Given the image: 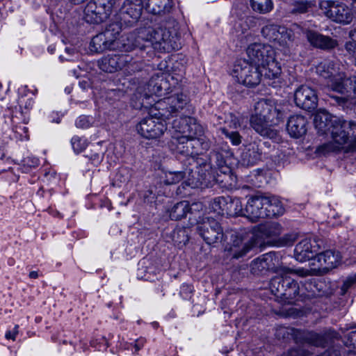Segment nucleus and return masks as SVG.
Returning a JSON list of instances; mask_svg holds the SVG:
<instances>
[{"label": "nucleus", "instance_id": "nucleus-1", "mask_svg": "<svg viewBox=\"0 0 356 356\" xmlns=\"http://www.w3.org/2000/svg\"><path fill=\"white\" fill-rule=\"evenodd\" d=\"M348 120L332 115L326 111L318 112L314 119V124L319 135L330 132L332 141L323 145L318 151L323 153L338 151L343 147L348 141V133L345 130V124Z\"/></svg>", "mask_w": 356, "mask_h": 356}, {"label": "nucleus", "instance_id": "nucleus-2", "mask_svg": "<svg viewBox=\"0 0 356 356\" xmlns=\"http://www.w3.org/2000/svg\"><path fill=\"white\" fill-rule=\"evenodd\" d=\"M276 273L270 282L272 293L284 303L293 304L296 301L302 300V295H299L298 284L292 276L306 277L309 275V270L281 266L277 269Z\"/></svg>", "mask_w": 356, "mask_h": 356}, {"label": "nucleus", "instance_id": "nucleus-3", "mask_svg": "<svg viewBox=\"0 0 356 356\" xmlns=\"http://www.w3.org/2000/svg\"><path fill=\"white\" fill-rule=\"evenodd\" d=\"M139 33H147V35H150V38L145 40V43L150 46L148 49H151L152 44H155L159 45V49L168 51L179 49L181 44L180 34L175 30L170 31L161 27L156 29L148 28Z\"/></svg>", "mask_w": 356, "mask_h": 356}, {"label": "nucleus", "instance_id": "nucleus-4", "mask_svg": "<svg viewBox=\"0 0 356 356\" xmlns=\"http://www.w3.org/2000/svg\"><path fill=\"white\" fill-rule=\"evenodd\" d=\"M156 108L161 117L167 120L182 113H190L188 98L183 93L172 95L159 102Z\"/></svg>", "mask_w": 356, "mask_h": 356}, {"label": "nucleus", "instance_id": "nucleus-5", "mask_svg": "<svg viewBox=\"0 0 356 356\" xmlns=\"http://www.w3.org/2000/svg\"><path fill=\"white\" fill-rule=\"evenodd\" d=\"M232 75L236 77L238 83L252 88L261 82L263 71L260 67L251 65L247 60H240L234 65Z\"/></svg>", "mask_w": 356, "mask_h": 356}, {"label": "nucleus", "instance_id": "nucleus-6", "mask_svg": "<svg viewBox=\"0 0 356 356\" xmlns=\"http://www.w3.org/2000/svg\"><path fill=\"white\" fill-rule=\"evenodd\" d=\"M288 107L286 104H278L272 99H261L257 102L259 115L266 118L272 127L284 122L289 114Z\"/></svg>", "mask_w": 356, "mask_h": 356}, {"label": "nucleus", "instance_id": "nucleus-7", "mask_svg": "<svg viewBox=\"0 0 356 356\" xmlns=\"http://www.w3.org/2000/svg\"><path fill=\"white\" fill-rule=\"evenodd\" d=\"M196 230L209 245L221 242L225 236L220 223L211 217L199 216Z\"/></svg>", "mask_w": 356, "mask_h": 356}, {"label": "nucleus", "instance_id": "nucleus-8", "mask_svg": "<svg viewBox=\"0 0 356 356\" xmlns=\"http://www.w3.org/2000/svg\"><path fill=\"white\" fill-rule=\"evenodd\" d=\"M114 0H90L86 6L83 13L86 22L99 24L110 16Z\"/></svg>", "mask_w": 356, "mask_h": 356}, {"label": "nucleus", "instance_id": "nucleus-9", "mask_svg": "<svg viewBox=\"0 0 356 356\" xmlns=\"http://www.w3.org/2000/svg\"><path fill=\"white\" fill-rule=\"evenodd\" d=\"M119 23H111L105 31L94 36L90 42V49L92 51L102 53L106 50H115V38L121 32Z\"/></svg>", "mask_w": 356, "mask_h": 356}, {"label": "nucleus", "instance_id": "nucleus-10", "mask_svg": "<svg viewBox=\"0 0 356 356\" xmlns=\"http://www.w3.org/2000/svg\"><path fill=\"white\" fill-rule=\"evenodd\" d=\"M188 113L179 115L178 117L168 124L172 125V128L176 132L175 135L186 136L188 137L194 136H202L204 133L203 127L197 122V120L188 115Z\"/></svg>", "mask_w": 356, "mask_h": 356}, {"label": "nucleus", "instance_id": "nucleus-11", "mask_svg": "<svg viewBox=\"0 0 356 356\" xmlns=\"http://www.w3.org/2000/svg\"><path fill=\"white\" fill-rule=\"evenodd\" d=\"M332 89L341 95V96L331 97L334 103L343 108L348 107L350 100L356 98V76L334 82Z\"/></svg>", "mask_w": 356, "mask_h": 356}, {"label": "nucleus", "instance_id": "nucleus-12", "mask_svg": "<svg viewBox=\"0 0 356 356\" xmlns=\"http://www.w3.org/2000/svg\"><path fill=\"white\" fill-rule=\"evenodd\" d=\"M143 0H126L119 13V23L121 29L123 26H132L140 18L144 6Z\"/></svg>", "mask_w": 356, "mask_h": 356}, {"label": "nucleus", "instance_id": "nucleus-13", "mask_svg": "<svg viewBox=\"0 0 356 356\" xmlns=\"http://www.w3.org/2000/svg\"><path fill=\"white\" fill-rule=\"evenodd\" d=\"M273 49L269 44L254 42L249 44L246 49L247 60L251 65L257 67H264L270 62L273 56Z\"/></svg>", "mask_w": 356, "mask_h": 356}, {"label": "nucleus", "instance_id": "nucleus-14", "mask_svg": "<svg viewBox=\"0 0 356 356\" xmlns=\"http://www.w3.org/2000/svg\"><path fill=\"white\" fill-rule=\"evenodd\" d=\"M214 163H199V167H197V170L193 172V171L188 172V175L191 174L192 178H189V185L193 188H205L211 187L213 185V180L215 179V170L212 167Z\"/></svg>", "mask_w": 356, "mask_h": 356}, {"label": "nucleus", "instance_id": "nucleus-15", "mask_svg": "<svg viewBox=\"0 0 356 356\" xmlns=\"http://www.w3.org/2000/svg\"><path fill=\"white\" fill-rule=\"evenodd\" d=\"M167 129V123L152 116L143 119L137 125L138 132L144 138H158Z\"/></svg>", "mask_w": 356, "mask_h": 356}, {"label": "nucleus", "instance_id": "nucleus-16", "mask_svg": "<svg viewBox=\"0 0 356 356\" xmlns=\"http://www.w3.org/2000/svg\"><path fill=\"white\" fill-rule=\"evenodd\" d=\"M140 29L138 33H139ZM115 49H119L122 51L129 52L136 49H138L141 51H145L150 47L149 44L145 43L143 35H138L136 36L134 32L123 34L120 38H115Z\"/></svg>", "mask_w": 356, "mask_h": 356}, {"label": "nucleus", "instance_id": "nucleus-17", "mask_svg": "<svg viewBox=\"0 0 356 356\" xmlns=\"http://www.w3.org/2000/svg\"><path fill=\"white\" fill-rule=\"evenodd\" d=\"M261 33L268 40L277 42L282 47L288 46L289 42L293 40L292 31L277 24H268L262 28Z\"/></svg>", "mask_w": 356, "mask_h": 356}, {"label": "nucleus", "instance_id": "nucleus-18", "mask_svg": "<svg viewBox=\"0 0 356 356\" xmlns=\"http://www.w3.org/2000/svg\"><path fill=\"white\" fill-rule=\"evenodd\" d=\"M132 60V56L128 54H111L99 60L98 65L102 71L113 73L124 68L131 63Z\"/></svg>", "mask_w": 356, "mask_h": 356}, {"label": "nucleus", "instance_id": "nucleus-19", "mask_svg": "<svg viewBox=\"0 0 356 356\" xmlns=\"http://www.w3.org/2000/svg\"><path fill=\"white\" fill-rule=\"evenodd\" d=\"M294 100L298 107L309 111L314 110L318 104L316 91L306 85H302L296 89Z\"/></svg>", "mask_w": 356, "mask_h": 356}, {"label": "nucleus", "instance_id": "nucleus-20", "mask_svg": "<svg viewBox=\"0 0 356 356\" xmlns=\"http://www.w3.org/2000/svg\"><path fill=\"white\" fill-rule=\"evenodd\" d=\"M252 129L259 134L270 139H277L278 131L267 122V119L259 115L257 111V102L254 105V113L252 115L250 120Z\"/></svg>", "mask_w": 356, "mask_h": 356}, {"label": "nucleus", "instance_id": "nucleus-21", "mask_svg": "<svg viewBox=\"0 0 356 356\" xmlns=\"http://www.w3.org/2000/svg\"><path fill=\"white\" fill-rule=\"evenodd\" d=\"M307 41L309 44L317 49L324 51H331L338 46V41L328 35H324L322 33L312 29L303 30Z\"/></svg>", "mask_w": 356, "mask_h": 356}, {"label": "nucleus", "instance_id": "nucleus-22", "mask_svg": "<svg viewBox=\"0 0 356 356\" xmlns=\"http://www.w3.org/2000/svg\"><path fill=\"white\" fill-rule=\"evenodd\" d=\"M320 247L318 241L316 238H305L296 245L294 250L295 257L300 262L315 259V254H316Z\"/></svg>", "mask_w": 356, "mask_h": 356}, {"label": "nucleus", "instance_id": "nucleus-23", "mask_svg": "<svg viewBox=\"0 0 356 356\" xmlns=\"http://www.w3.org/2000/svg\"><path fill=\"white\" fill-rule=\"evenodd\" d=\"M264 195H255L251 197L247 202L244 209V216L252 222L259 218H266V209H264Z\"/></svg>", "mask_w": 356, "mask_h": 356}, {"label": "nucleus", "instance_id": "nucleus-24", "mask_svg": "<svg viewBox=\"0 0 356 356\" xmlns=\"http://www.w3.org/2000/svg\"><path fill=\"white\" fill-rule=\"evenodd\" d=\"M172 144L175 146V151L177 154L184 156L195 157L197 156L195 145L197 142L194 140V136L174 135L172 137Z\"/></svg>", "mask_w": 356, "mask_h": 356}, {"label": "nucleus", "instance_id": "nucleus-25", "mask_svg": "<svg viewBox=\"0 0 356 356\" xmlns=\"http://www.w3.org/2000/svg\"><path fill=\"white\" fill-rule=\"evenodd\" d=\"M266 143L254 141L246 145L241 154L243 164L247 166L254 165L261 161L263 153L261 145H266Z\"/></svg>", "mask_w": 356, "mask_h": 356}, {"label": "nucleus", "instance_id": "nucleus-26", "mask_svg": "<svg viewBox=\"0 0 356 356\" xmlns=\"http://www.w3.org/2000/svg\"><path fill=\"white\" fill-rule=\"evenodd\" d=\"M232 156V152L229 146L227 143L222 141L213 146L210 153V161L214 163L218 168H223L227 159Z\"/></svg>", "mask_w": 356, "mask_h": 356}, {"label": "nucleus", "instance_id": "nucleus-27", "mask_svg": "<svg viewBox=\"0 0 356 356\" xmlns=\"http://www.w3.org/2000/svg\"><path fill=\"white\" fill-rule=\"evenodd\" d=\"M263 71L264 79L266 83L273 88L281 86L282 79L281 78V68L274 61L273 58L270 62L266 63L264 67H261Z\"/></svg>", "mask_w": 356, "mask_h": 356}, {"label": "nucleus", "instance_id": "nucleus-28", "mask_svg": "<svg viewBox=\"0 0 356 356\" xmlns=\"http://www.w3.org/2000/svg\"><path fill=\"white\" fill-rule=\"evenodd\" d=\"M276 260L274 252H268L254 259L250 264V270L254 275H259L264 271L273 269L275 266Z\"/></svg>", "mask_w": 356, "mask_h": 356}, {"label": "nucleus", "instance_id": "nucleus-29", "mask_svg": "<svg viewBox=\"0 0 356 356\" xmlns=\"http://www.w3.org/2000/svg\"><path fill=\"white\" fill-rule=\"evenodd\" d=\"M325 15L332 21L349 24L352 22L353 15L351 10L344 4H334L325 12Z\"/></svg>", "mask_w": 356, "mask_h": 356}, {"label": "nucleus", "instance_id": "nucleus-30", "mask_svg": "<svg viewBox=\"0 0 356 356\" xmlns=\"http://www.w3.org/2000/svg\"><path fill=\"white\" fill-rule=\"evenodd\" d=\"M306 337L307 343L315 346H325L330 343L332 340L338 339L339 334L333 330H328L323 334H318L314 332H307Z\"/></svg>", "mask_w": 356, "mask_h": 356}, {"label": "nucleus", "instance_id": "nucleus-31", "mask_svg": "<svg viewBox=\"0 0 356 356\" xmlns=\"http://www.w3.org/2000/svg\"><path fill=\"white\" fill-rule=\"evenodd\" d=\"M307 121L300 115H293L288 120L286 130L291 137L299 138L307 132Z\"/></svg>", "mask_w": 356, "mask_h": 356}, {"label": "nucleus", "instance_id": "nucleus-32", "mask_svg": "<svg viewBox=\"0 0 356 356\" xmlns=\"http://www.w3.org/2000/svg\"><path fill=\"white\" fill-rule=\"evenodd\" d=\"M307 331L300 330L289 327H280L277 329L275 336L284 341L293 340L296 343H307Z\"/></svg>", "mask_w": 356, "mask_h": 356}, {"label": "nucleus", "instance_id": "nucleus-33", "mask_svg": "<svg viewBox=\"0 0 356 356\" xmlns=\"http://www.w3.org/2000/svg\"><path fill=\"white\" fill-rule=\"evenodd\" d=\"M266 218H273L284 214L285 209L280 198L275 195H264Z\"/></svg>", "mask_w": 356, "mask_h": 356}, {"label": "nucleus", "instance_id": "nucleus-34", "mask_svg": "<svg viewBox=\"0 0 356 356\" xmlns=\"http://www.w3.org/2000/svg\"><path fill=\"white\" fill-rule=\"evenodd\" d=\"M172 7V0H148L145 2V10L155 15H162L170 13Z\"/></svg>", "mask_w": 356, "mask_h": 356}, {"label": "nucleus", "instance_id": "nucleus-35", "mask_svg": "<svg viewBox=\"0 0 356 356\" xmlns=\"http://www.w3.org/2000/svg\"><path fill=\"white\" fill-rule=\"evenodd\" d=\"M315 259H317L322 268L330 269L334 268L340 261V255L332 250H327L323 252L316 254Z\"/></svg>", "mask_w": 356, "mask_h": 356}, {"label": "nucleus", "instance_id": "nucleus-36", "mask_svg": "<svg viewBox=\"0 0 356 356\" xmlns=\"http://www.w3.org/2000/svg\"><path fill=\"white\" fill-rule=\"evenodd\" d=\"M323 283L315 278L306 280L303 284V288L306 293H302L307 298H313L323 295L322 291Z\"/></svg>", "mask_w": 356, "mask_h": 356}, {"label": "nucleus", "instance_id": "nucleus-37", "mask_svg": "<svg viewBox=\"0 0 356 356\" xmlns=\"http://www.w3.org/2000/svg\"><path fill=\"white\" fill-rule=\"evenodd\" d=\"M169 218L172 220H179L186 218L189 213V202L181 201L175 204L171 209H166Z\"/></svg>", "mask_w": 356, "mask_h": 356}, {"label": "nucleus", "instance_id": "nucleus-38", "mask_svg": "<svg viewBox=\"0 0 356 356\" xmlns=\"http://www.w3.org/2000/svg\"><path fill=\"white\" fill-rule=\"evenodd\" d=\"M252 248V245L243 243L242 239L236 238L230 247L229 252L232 258L238 259L246 254Z\"/></svg>", "mask_w": 356, "mask_h": 356}, {"label": "nucleus", "instance_id": "nucleus-39", "mask_svg": "<svg viewBox=\"0 0 356 356\" xmlns=\"http://www.w3.org/2000/svg\"><path fill=\"white\" fill-rule=\"evenodd\" d=\"M316 72L324 79H330L337 72L336 63L334 60H324L316 67Z\"/></svg>", "mask_w": 356, "mask_h": 356}, {"label": "nucleus", "instance_id": "nucleus-40", "mask_svg": "<svg viewBox=\"0 0 356 356\" xmlns=\"http://www.w3.org/2000/svg\"><path fill=\"white\" fill-rule=\"evenodd\" d=\"M227 204L226 207V215L229 216H244V209L242 203L238 197L227 196Z\"/></svg>", "mask_w": 356, "mask_h": 356}, {"label": "nucleus", "instance_id": "nucleus-41", "mask_svg": "<svg viewBox=\"0 0 356 356\" xmlns=\"http://www.w3.org/2000/svg\"><path fill=\"white\" fill-rule=\"evenodd\" d=\"M227 196H220L215 197L210 202L209 208L214 213H217L219 216H225L226 215V207L227 204Z\"/></svg>", "mask_w": 356, "mask_h": 356}, {"label": "nucleus", "instance_id": "nucleus-42", "mask_svg": "<svg viewBox=\"0 0 356 356\" xmlns=\"http://www.w3.org/2000/svg\"><path fill=\"white\" fill-rule=\"evenodd\" d=\"M223 168H225V170L223 172L220 170V172H222L221 174L215 171L216 173L213 184L218 183L220 186L225 188L231 187L232 186V177L229 173H227V172H230V169L226 166V165Z\"/></svg>", "mask_w": 356, "mask_h": 356}, {"label": "nucleus", "instance_id": "nucleus-43", "mask_svg": "<svg viewBox=\"0 0 356 356\" xmlns=\"http://www.w3.org/2000/svg\"><path fill=\"white\" fill-rule=\"evenodd\" d=\"M252 10L259 13H267L273 8L271 0H250Z\"/></svg>", "mask_w": 356, "mask_h": 356}, {"label": "nucleus", "instance_id": "nucleus-44", "mask_svg": "<svg viewBox=\"0 0 356 356\" xmlns=\"http://www.w3.org/2000/svg\"><path fill=\"white\" fill-rule=\"evenodd\" d=\"M167 83L163 78L156 77L152 78L149 81V90L158 96L163 95V90L164 86H166ZM165 90V88H164Z\"/></svg>", "mask_w": 356, "mask_h": 356}, {"label": "nucleus", "instance_id": "nucleus-45", "mask_svg": "<svg viewBox=\"0 0 356 356\" xmlns=\"http://www.w3.org/2000/svg\"><path fill=\"white\" fill-rule=\"evenodd\" d=\"M282 231L281 225L277 222L266 223L262 227V232L268 237L278 236Z\"/></svg>", "mask_w": 356, "mask_h": 356}, {"label": "nucleus", "instance_id": "nucleus-46", "mask_svg": "<svg viewBox=\"0 0 356 356\" xmlns=\"http://www.w3.org/2000/svg\"><path fill=\"white\" fill-rule=\"evenodd\" d=\"M345 130L348 133V136L351 134L353 139L350 141L348 149L349 151L356 150V122L353 120H348L345 124Z\"/></svg>", "mask_w": 356, "mask_h": 356}, {"label": "nucleus", "instance_id": "nucleus-47", "mask_svg": "<svg viewBox=\"0 0 356 356\" xmlns=\"http://www.w3.org/2000/svg\"><path fill=\"white\" fill-rule=\"evenodd\" d=\"M186 172H168L165 174L163 182L167 185L176 184L186 177Z\"/></svg>", "mask_w": 356, "mask_h": 356}, {"label": "nucleus", "instance_id": "nucleus-48", "mask_svg": "<svg viewBox=\"0 0 356 356\" xmlns=\"http://www.w3.org/2000/svg\"><path fill=\"white\" fill-rule=\"evenodd\" d=\"M204 209V205L202 202H194L192 204H189V219L194 220L197 222V219L199 216L206 217L202 213V211Z\"/></svg>", "mask_w": 356, "mask_h": 356}, {"label": "nucleus", "instance_id": "nucleus-49", "mask_svg": "<svg viewBox=\"0 0 356 356\" xmlns=\"http://www.w3.org/2000/svg\"><path fill=\"white\" fill-rule=\"evenodd\" d=\"M220 130L234 145H238L241 143V136L238 131H229L226 127H220Z\"/></svg>", "mask_w": 356, "mask_h": 356}, {"label": "nucleus", "instance_id": "nucleus-50", "mask_svg": "<svg viewBox=\"0 0 356 356\" xmlns=\"http://www.w3.org/2000/svg\"><path fill=\"white\" fill-rule=\"evenodd\" d=\"M200 136H194V140L197 141L198 143L195 146V150L197 151V155L202 154L204 152L208 150L211 146L209 140Z\"/></svg>", "mask_w": 356, "mask_h": 356}, {"label": "nucleus", "instance_id": "nucleus-51", "mask_svg": "<svg viewBox=\"0 0 356 356\" xmlns=\"http://www.w3.org/2000/svg\"><path fill=\"white\" fill-rule=\"evenodd\" d=\"M172 240L177 244H186L188 241V237L185 229L179 228L173 231L172 234Z\"/></svg>", "mask_w": 356, "mask_h": 356}, {"label": "nucleus", "instance_id": "nucleus-52", "mask_svg": "<svg viewBox=\"0 0 356 356\" xmlns=\"http://www.w3.org/2000/svg\"><path fill=\"white\" fill-rule=\"evenodd\" d=\"M72 146L76 153H80L87 147V142L85 139L74 136L71 140Z\"/></svg>", "mask_w": 356, "mask_h": 356}, {"label": "nucleus", "instance_id": "nucleus-53", "mask_svg": "<svg viewBox=\"0 0 356 356\" xmlns=\"http://www.w3.org/2000/svg\"><path fill=\"white\" fill-rule=\"evenodd\" d=\"M95 120L92 117L81 115L76 121V126L78 128L88 129L93 124Z\"/></svg>", "mask_w": 356, "mask_h": 356}, {"label": "nucleus", "instance_id": "nucleus-54", "mask_svg": "<svg viewBox=\"0 0 356 356\" xmlns=\"http://www.w3.org/2000/svg\"><path fill=\"white\" fill-rule=\"evenodd\" d=\"M225 126L229 129H237L240 127V122L236 116L232 113H229L225 115L224 120Z\"/></svg>", "mask_w": 356, "mask_h": 356}, {"label": "nucleus", "instance_id": "nucleus-55", "mask_svg": "<svg viewBox=\"0 0 356 356\" xmlns=\"http://www.w3.org/2000/svg\"><path fill=\"white\" fill-rule=\"evenodd\" d=\"M131 173L127 168H121L115 175V180L120 183H125L129 181Z\"/></svg>", "mask_w": 356, "mask_h": 356}, {"label": "nucleus", "instance_id": "nucleus-56", "mask_svg": "<svg viewBox=\"0 0 356 356\" xmlns=\"http://www.w3.org/2000/svg\"><path fill=\"white\" fill-rule=\"evenodd\" d=\"M311 3L307 1H301L296 3L291 10L294 14H302L307 12Z\"/></svg>", "mask_w": 356, "mask_h": 356}, {"label": "nucleus", "instance_id": "nucleus-57", "mask_svg": "<svg viewBox=\"0 0 356 356\" xmlns=\"http://www.w3.org/2000/svg\"><path fill=\"white\" fill-rule=\"evenodd\" d=\"M309 352L300 346H296L287 350L285 356H307Z\"/></svg>", "mask_w": 356, "mask_h": 356}, {"label": "nucleus", "instance_id": "nucleus-58", "mask_svg": "<svg viewBox=\"0 0 356 356\" xmlns=\"http://www.w3.org/2000/svg\"><path fill=\"white\" fill-rule=\"evenodd\" d=\"M356 284V274L353 276H350L343 282L341 287V294L344 295L348 289Z\"/></svg>", "mask_w": 356, "mask_h": 356}, {"label": "nucleus", "instance_id": "nucleus-59", "mask_svg": "<svg viewBox=\"0 0 356 356\" xmlns=\"http://www.w3.org/2000/svg\"><path fill=\"white\" fill-rule=\"evenodd\" d=\"M345 344L346 346L352 348L354 350H356V330L350 332L346 336Z\"/></svg>", "mask_w": 356, "mask_h": 356}, {"label": "nucleus", "instance_id": "nucleus-60", "mask_svg": "<svg viewBox=\"0 0 356 356\" xmlns=\"http://www.w3.org/2000/svg\"><path fill=\"white\" fill-rule=\"evenodd\" d=\"M87 157L91 161V163L97 165L99 164L102 160V156H101L99 153L91 154L90 155H87Z\"/></svg>", "mask_w": 356, "mask_h": 356}, {"label": "nucleus", "instance_id": "nucleus-61", "mask_svg": "<svg viewBox=\"0 0 356 356\" xmlns=\"http://www.w3.org/2000/svg\"><path fill=\"white\" fill-rule=\"evenodd\" d=\"M335 3L331 1H321L319 3V6L322 10H323L324 14L325 15V12L329 10L331 8V6L334 5Z\"/></svg>", "mask_w": 356, "mask_h": 356}, {"label": "nucleus", "instance_id": "nucleus-62", "mask_svg": "<svg viewBox=\"0 0 356 356\" xmlns=\"http://www.w3.org/2000/svg\"><path fill=\"white\" fill-rule=\"evenodd\" d=\"M156 199V194L152 189L147 190L144 194V200L147 202H152Z\"/></svg>", "mask_w": 356, "mask_h": 356}, {"label": "nucleus", "instance_id": "nucleus-63", "mask_svg": "<svg viewBox=\"0 0 356 356\" xmlns=\"http://www.w3.org/2000/svg\"><path fill=\"white\" fill-rule=\"evenodd\" d=\"M252 40L253 35L251 33H244L241 40V47L246 45L248 42H251Z\"/></svg>", "mask_w": 356, "mask_h": 356}, {"label": "nucleus", "instance_id": "nucleus-64", "mask_svg": "<svg viewBox=\"0 0 356 356\" xmlns=\"http://www.w3.org/2000/svg\"><path fill=\"white\" fill-rule=\"evenodd\" d=\"M18 325H15L13 331H8L6 333V338L8 339L15 340L16 335L18 333Z\"/></svg>", "mask_w": 356, "mask_h": 356}]
</instances>
